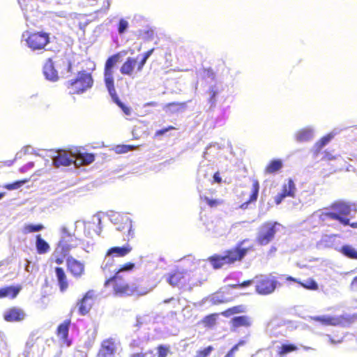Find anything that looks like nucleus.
Segmentation results:
<instances>
[{"label":"nucleus","instance_id":"11","mask_svg":"<svg viewBox=\"0 0 357 357\" xmlns=\"http://www.w3.org/2000/svg\"><path fill=\"white\" fill-rule=\"evenodd\" d=\"M277 222H266L259 228L257 242L260 245H266L274 238Z\"/></svg>","mask_w":357,"mask_h":357},{"label":"nucleus","instance_id":"42","mask_svg":"<svg viewBox=\"0 0 357 357\" xmlns=\"http://www.w3.org/2000/svg\"><path fill=\"white\" fill-rule=\"evenodd\" d=\"M202 199L206 202L208 206L211 208H216L218 206L223 204V201L222 199H210L208 197H203Z\"/></svg>","mask_w":357,"mask_h":357},{"label":"nucleus","instance_id":"55","mask_svg":"<svg viewBox=\"0 0 357 357\" xmlns=\"http://www.w3.org/2000/svg\"><path fill=\"white\" fill-rule=\"evenodd\" d=\"M224 357H235V353L229 349Z\"/></svg>","mask_w":357,"mask_h":357},{"label":"nucleus","instance_id":"37","mask_svg":"<svg viewBox=\"0 0 357 357\" xmlns=\"http://www.w3.org/2000/svg\"><path fill=\"white\" fill-rule=\"evenodd\" d=\"M137 146L133 145L119 144L114 147V151L117 154H122L135 150Z\"/></svg>","mask_w":357,"mask_h":357},{"label":"nucleus","instance_id":"46","mask_svg":"<svg viewBox=\"0 0 357 357\" xmlns=\"http://www.w3.org/2000/svg\"><path fill=\"white\" fill-rule=\"evenodd\" d=\"M337 158L336 155L333 154V151L326 150L323 153V156L321 158L322 160L330 161L334 160Z\"/></svg>","mask_w":357,"mask_h":357},{"label":"nucleus","instance_id":"12","mask_svg":"<svg viewBox=\"0 0 357 357\" xmlns=\"http://www.w3.org/2000/svg\"><path fill=\"white\" fill-rule=\"evenodd\" d=\"M96 298V295L94 290L90 289L83 295L82 298L77 300L76 307L77 308L79 314L81 316L88 314L94 304Z\"/></svg>","mask_w":357,"mask_h":357},{"label":"nucleus","instance_id":"3","mask_svg":"<svg viewBox=\"0 0 357 357\" xmlns=\"http://www.w3.org/2000/svg\"><path fill=\"white\" fill-rule=\"evenodd\" d=\"M105 287L111 286L114 296L127 297L132 296H142L146 294V291L139 289L136 286L130 284L123 275H113L107 278L105 282Z\"/></svg>","mask_w":357,"mask_h":357},{"label":"nucleus","instance_id":"28","mask_svg":"<svg viewBox=\"0 0 357 357\" xmlns=\"http://www.w3.org/2000/svg\"><path fill=\"white\" fill-rule=\"evenodd\" d=\"M116 229L124 234L127 233V241H129L130 238L133 237L134 233L132 231V221L128 218H126L124 221L116 227Z\"/></svg>","mask_w":357,"mask_h":357},{"label":"nucleus","instance_id":"45","mask_svg":"<svg viewBox=\"0 0 357 357\" xmlns=\"http://www.w3.org/2000/svg\"><path fill=\"white\" fill-rule=\"evenodd\" d=\"M128 27V22L124 20L121 19L118 25V32L119 34H123Z\"/></svg>","mask_w":357,"mask_h":357},{"label":"nucleus","instance_id":"25","mask_svg":"<svg viewBox=\"0 0 357 357\" xmlns=\"http://www.w3.org/2000/svg\"><path fill=\"white\" fill-rule=\"evenodd\" d=\"M21 286H7L0 289V298L10 297L15 298L20 293Z\"/></svg>","mask_w":357,"mask_h":357},{"label":"nucleus","instance_id":"54","mask_svg":"<svg viewBox=\"0 0 357 357\" xmlns=\"http://www.w3.org/2000/svg\"><path fill=\"white\" fill-rule=\"evenodd\" d=\"M146 354L144 353H135L130 356V357H145Z\"/></svg>","mask_w":357,"mask_h":357},{"label":"nucleus","instance_id":"19","mask_svg":"<svg viewBox=\"0 0 357 357\" xmlns=\"http://www.w3.org/2000/svg\"><path fill=\"white\" fill-rule=\"evenodd\" d=\"M55 276L61 292H65L69 287L68 276L65 270L60 266L54 268Z\"/></svg>","mask_w":357,"mask_h":357},{"label":"nucleus","instance_id":"27","mask_svg":"<svg viewBox=\"0 0 357 357\" xmlns=\"http://www.w3.org/2000/svg\"><path fill=\"white\" fill-rule=\"evenodd\" d=\"M36 248L39 255H45L50 250L49 243L42 238L40 234L36 236Z\"/></svg>","mask_w":357,"mask_h":357},{"label":"nucleus","instance_id":"18","mask_svg":"<svg viewBox=\"0 0 357 357\" xmlns=\"http://www.w3.org/2000/svg\"><path fill=\"white\" fill-rule=\"evenodd\" d=\"M116 351V344L112 338L102 341L98 353V357H113Z\"/></svg>","mask_w":357,"mask_h":357},{"label":"nucleus","instance_id":"13","mask_svg":"<svg viewBox=\"0 0 357 357\" xmlns=\"http://www.w3.org/2000/svg\"><path fill=\"white\" fill-rule=\"evenodd\" d=\"M66 267L69 273L75 278H80L85 272V265L84 262L73 257H68L67 258Z\"/></svg>","mask_w":357,"mask_h":357},{"label":"nucleus","instance_id":"49","mask_svg":"<svg viewBox=\"0 0 357 357\" xmlns=\"http://www.w3.org/2000/svg\"><path fill=\"white\" fill-rule=\"evenodd\" d=\"M38 338V337H36L35 334H31L29 336V340H27V342L26 343V347H28L29 349L32 348L34 346Z\"/></svg>","mask_w":357,"mask_h":357},{"label":"nucleus","instance_id":"52","mask_svg":"<svg viewBox=\"0 0 357 357\" xmlns=\"http://www.w3.org/2000/svg\"><path fill=\"white\" fill-rule=\"evenodd\" d=\"M204 73H206L208 77H211V78H214V72L212 69L208 68L204 70Z\"/></svg>","mask_w":357,"mask_h":357},{"label":"nucleus","instance_id":"44","mask_svg":"<svg viewBox=\"0 0 357 357\" xmlns=\"http://www.w3.org/2000/svg\"><path fill=\"white\" fill-rule=\"evenodd\" d=\"M213 350L212 346H208L204 349L197 351L195 357H208Z\"/></svg>","mask_w":357,"mask_h":357},{"label":"nucleus","instance_id":"53","mask_svg":"<svg viewBox=\"0 0 357 357\" xmlns=\"http://www.w3.org/2000/svg\"><path fill=\"white\" fill-rule=\"evenodd\" d=\"M287 280H288V281H291V282H296V283H298V284H299V282H301V280H298V279H296V278H293V277H291V276H288V277L287 278Z\"/></svg>","mask_w":357,"mask_h":357},{"label":"nucleus","instance_id":"30","mask_svg":"<svg viewBox=\"0 0 357 357\" xmlns=\"http://www.w3.org/2000/svg\"><path fill=\"white\" fill-rule=\"evenodd\" d=\"M282 167V162L281 160L275 159L270 161L264 169L266 174H272L278 172Z\"/></svg>","mask_w":357,"mask_h":357},{"label":"nucleus","instance_id":"34","mask_svg":"<svg viewBox=\"0 0 357 357\" xmlns=\"http://www.w3.org/2000/svg\"><path fill=\"white\" fill-rule=\"evenodd\" d=\"M44 228H45V227L43 224H36V225L28 224V225H25L23 227L22 231L24 234H30V233L40 231L43 230Z\"/></svg>","mask_w":357,"mask_h":357},{"label":"nucleus","instance_id":"59","mask_svg":"<svg viewBox=\"0 0 357 357\" xmlns=\"http://www.w3.org/2000/svg\"><path fill=\"white\" fill-rule=\"evenodd\" d=\"M158 103L155 102H149L144 104V106H157Z\"/></svg>","mask_w":357,"mask_h":357},{"label":"nucleus","instance_id":"1","mask_svg":"<svg viewBox=\"0 0 357 357\" xmlns=\"http://www.w3.org/2000/svg\"><path fill=\"white\" fill-rule=\"evenodd\" d=\"M248 239L239 241L234 247L224 251L222 255L214 254L208 257L207 261L213 269H220L225 266L234 265L241 261L248 252L253 250V246L243 248V245Z\"/></svg>","mask_w":357,"mask_h":357},{"label":"nucleus","instance_id":"7","mask_svg":"<svg viewBox=\"0 0 357 357\" xmlns=\"http://www.w3.org/2000/svg\"><path fill=\"white\" fill-rule=\"evenodd\" d=\"M25 42L32 51L44 50L50 43V33L45 31L27 32Z\"/></svg>","mask_w":357,"mask_h":357},{"label":"nucleus","instance_id":"17","mask_svg":"<svg viewBox=\"0 0 357 357\" xmlns=\"http://www.w3.org/2000/svg\"><path fill=\"white\" fill-rule=\"evenodd\" d=\"M71 324L70 319L64 320L59 324L56 330L57 337L62 341L63 344L67 347H70L72 344L71 340L68 338L69 328Z\"/></svg>","mask_w":357,"mask_h":357},{"label":"nucleus","instance_id":"26","mask_svg":"<svg viewBox=\"0 0 357 357\" xmlns=\"http://www.w3.org/2000/svg\"><path fill=\"white\" fill-rule=\"evenodd\" d=\"M313 138V130L309 128H304L296 132L295 139L298 142H308Z\"/></svg>","mask_w":357,"mask_h":357},{"label":"nucleus","instance_id":"47","mask_svg":"<svg viewBox=\"0 0 357 357\" xmlns=\"http://www.w3.org/2000/svg\"><path fill=\"white\" fill-rule=\"evenodd\" d=\"M252 282H253V280H247L243 281L241 283L231 284L230 287L234 289L243 288V287H246L251 285L252 284Z\"/></svg>","mask_w":357,"mask_h":357},{"label":"nucleus","instance_id":"33","mask_svg":"<svg viewBox=\"0 0 357 357\" xmlns=\"http://www.w3.org/2000/svg\"><path fill=\"white\" fill-rule=\"evenodd\" d=\"M245 307L242 305H236V306L229 307V308L227 309L226 310H225L224 312H222L221 314H222V315L227 317L231 314L243 313L245 312Z\"/></svg>","mask_w":357,"mask_h":357},{"label":"nucleus","instance_id":"38","mask_svg":"<svg viewBox=\"0 0 357 357\" xmlns=\"http://www.w3.org/2000/svg\"><path fill=\"white\" fill-rule=\"evenodd\" d=\"M135 268V264L132 262L128 261L119 266V268L114 271V275H123L122 273L125 271H131Z\"/></svg>","mask_w":357,"mask_h":357},{"label":"nucleus","instance_id":"10","mask_svg":"<svg viewBox=\"0 0 357 357\" xmlns=\"http://www.w3.org/2000/svg\"><path fill=\"white\" fill-rule=\"evenodd\" d=\"M165 278L167 282L174 288L182 289L190 286V279L187 277L186 272L183 270L176 268L168 273L165 275Z\"/></svg>","mask_w":357,"mask_h":357},{"label":"nucleus","instance_id":"5","mask_svg":"<svg viewBox=\"0 0 357 357\" xmlns=\"http://www.w3.org/2000/svg\"><path fill=\"white\" fill-rule=\"evenodd\" d=\"M93 83L91 73L81 71L75 79L68 82L67 87L72 94H79L90 89Z\"/></svg>","mask_w":357,"mask_h":357},{"label":"nucleus","instance_id":"9","mask_svg":"<svg viewBox=\"0 0 357 357\" xmlns=\"http://www.w3.org/2000/svg\"><path fill=\"white\" fill-rule=\"evenodd\" d=\"M132 250V247L129 243H126L121 247L114 246L109 248L105 253L104 264L102 266V270L110 272V267L112 266V262H109L110 258L124 257L129 255Z\"/></svg>","mask_w":357,"mask_h":357},{"label":"nucleus","instance_id":"40","mask_svg":"<svg viewBox=\"0 0 357 357\" xmlns=\"http://www.w3.org/2000/svg\"><path fill=\"white\" fill-rule=\"evenodd\" d=\"M154 50H155L154 48H152L144 53V54L142 55V59L137 64V71L142 70L145 63H146V61L151 56V55L153 54Z\"/></svg>","mask_w":357,"mask_h":357},{"label":"nucleus","instance_id":"24","mask_svg":"<svg viewBox=\"0 0 357 357\" xmlns=\"http://www.w3.org/2000/svg\"><path fill=\"white\" fill-rule=\"evenodd\" d=\"M259 188L260 185L259 181L256 179L253 180L252 184V192L250 197L248 201L245 202L240 206L241 208L245 209L248 208L249 204L255 202L257 201L259 192Z\"/></svg>","mask_w":357,"mask_h":357},{"label":"nucleus","instance_id":"58","mask_svg":"<svg viewBox=\"0 0 357 357\" xmlns=\"http://www.w3.org/2000/svg\"><path fill=\"white\" fill-rule=\"evenodd\" d=\"M245 343H246L245 340H238V342L236 344L238 345V347H242V346L245 345Z\"/></svg>","mask_w":357,"mask_h":357},{"label":"nucleus","instance_id":"48","mask_svg":"<svg viewBox=\"0 0 357 357\" xmlns=\"http://www.w3.org/2000/svg\"><path fill=\"white\" fill-rule=\"evenodd\" d=\"M176 127H174L173 126H169L167 128L157 130L155 133V137L161 136L162 135H165L167 132H168L169 130H176Z\"/></svg>","mask_w":357,"mask_h":357},{"label":"nucleus","instance_id":"63","mask_svg":"<svg viewBox=\"0 0 357 357\" xmlns=\"http://www.w3.org/2000/svg\"><path fill=\"white\" fill-rule=\"evenodd\" d=\"M146 33L149 35V37H151L153 34V31H146Z\"/></svg>","mask_w":357,"mask_h":357},{"label":"nucleus","instance_id":"16","mask_svg":"<svg viewBox=\"0 0 357 357\" xmlns=\"http://www.w3.org/2000/svg\"><path fill=\"white\" fill-rule=\"evenodd\" d=\"M3 317L7 322H20L25 319L26 313L20 307H12L4 312Z\"/></svg>","mask_w":357,"mask_h":357},{"label":"nucleus","instance_id":"39","mask_svg":"<svg viewBox=\"0 0 357 357\" xmlns=\"http://www.w3.org/2000/svg\"><path fill=\"white\" fill-rule=\"evenodd\" d=\"M299 285L308 290L316 291L319 289L317 283L312 278L307 280L306 282L301 281Z\"/></svg>","mask_w":357,"mask_h":357},{"label":"nucleus","instance_id":"14","mask_svg":"<svg viewBox=\"0 0 357 357\" xmlns=\"http://www.w3.org/2000/svg\"><path fill=\"white\" fill-rule=\"evenodd\" d=\"M296 185L291 178L287 180V183L282 186V190L274 198L275 204L279 205L284 198L287 197H294L296 193Z\"/></svg>","mask_w":357,"mask_h":357},{"label":"nucleus","instance_id":"29","mask_svg":"<svg viewBox=\"0 0 357 357\" xmlns=\"http://www.w3.org/2000/svg\"><path fill=\"white\" fill-rule=\"evenodd\" d=\"M312 319L324 325L336 326L341 323L339 318L328 316L314 317Z\"/></svg>","mask_w":357,"mask_h":357},{"label":"nucleus","instance_id":"8","mask_svg":"<svg viewBox=\"0 0 357 357\" xmlns=\"http://www.w3.org/2000/svg\"><path fill=\"white\" fill-rule=\"evenodd\" d=\"M255 291L259 295H269L273 294L280 283L276 278L267 275L256 276Z\"/></svg>","mask_w":357,"mask_h":357},{"label":"nucleus","instance_id":"20","mask_svg":"<svg viewBox=\"0 0 357 357\" xmlns=\"http://www.w3.org/2000/svg\"><path fill=\"white\" fill-rule=\"evenodd\" d=\"M335 137V133L330 132L321 137L313 145L312 152L314 156H318L323 148L326 146Z\"/></svg>","mask_w":357,"mask_h":357},{"label":"nucleus","instance_id":"6","mask_svg":"<svg viewBox=\"0 0 357 357\" xmlns=\"http://www.w3.org/2000/svg\"><path fill=\"white\" fill-rule=\"evenodd\" d=\"M61 238L55 249V252L61 253L62 255H68L73 248L77 247L78 239L75 234L70 232L66 226L61 228Z\"/></svg>","mask_w":357,"mask_h":357},{"label":"nucleus","instance_id":"23","mask_svg":"<svg viewBox=\"0 0 357 357\" xmlns=\"http://www.w3.org/2000/svg\"><path fill=\"white\" fill-rule=\"evenodd\" d=\"M43 73L45 77L52 81L58 79V73L54 66V63L52 59L49 58L45 61L43 66Z\"/></svg>","mask_w":357,"mask_h":357},{"label":"nucleus","instance_id":"21","mask_svg":"<svg viewBox=\"0 0 357 357\" xmlns=\"http://www.w3.org/2000/svg\"><path fill=\"white\" fill-rule=\"evenodd\" d=\"M230 323L231 329L233 331H236L237 328L241 327L246 328L251 327L252 325V318L248 316L241 315L232 318Z\"/></svg>","mask_w":357,"mask_h":357},{"label":"nucleus","instance_id":"62","mask_svg":"<svg viewBox=\"0 0 357 357\" xmlns=\"http://www.w3.org/2000/svg\"><path fill=\"white\" fill-rule=\"evenodd\" d=\"M174 298L173 297L170 298H167V299H165L163 301V303H169L171 301H173Z\"/></svg>","mask_w":357,"mask_h":357},{"label":"nucleus","instance_id":"51","mask_svg":"<svg viewBox=\"0 0 357 357\" xmlns=\"http://www.w3.org/2000/svg\"><path fill=\"white\" fill-rule=\"evenodd\" d=\"M213 181L215 183H220L222 182V178L220 176V174L218 172H215L213 174Z\"/></svg>","mask_w":357,"mask_h":357},{"label":"nucleus","instance_id":"35","mask_svg":"<svg viewBox=\"0 0 357 357\" xmlns=\"http://www.w3.org/2000/svg\"><path fill=\"white\" fill-rule=\"evenodd\" d=\"M342 253L350 259H357V252L350 245H344L341 248Z\"/></svg>","mask_w":357,"mask_h":357},{"label":"nucleus","instance_id":"32","mask_svg":"<svg viewBox=\"0 0 357 357\" xmlns=\"http://www.w3.org/2000/svg\"><path fill=\"white\" fill-rule=\"evenodd\" d=\"M76 159L80 161V165H86L94 161L95 155L89 153H79L76 156Z\"/></svg>","mask_w":357,"mask_h":357},{"label":"nucleus","instance_id":"61","mask_svg":"<svg viewBox=\"0 0 357 357\" xmlns=\"http://www.w3.org/2000/svg\"><path fill=\"white\" fill-rule=\"evenodd\" d=\"M349 226H351L352 228H357V222H349Z\"/></svg>","mask_w":357,"mask_h":357},{"label":"nucleus","instance_id":"43","mask_svg":"<svg viewBox=\"0 0 357 357\" xmlns=\"http://www.w3.org/2000/svg\"><path fill=\"white\" fill-rule=\"evenodd\" d=\"M158 357H167L169 352V347L166 345H158L157 347Z\"/></svg>","mask_w":357,"mask_h":357},{"label":"nucleus","instance_id":"57","mask_svg":"<svg viewBox=\"0 0 357 357\" xmlns=\"http://www.w3.org/2000/svg\"><path fill=\"white\" fill-rule=\"evenodd\" d=\"M351 285L356 288H357V276L355 277L352 282H351Z\"/></svg>","mask_w":357,"mask_h":357},{"label":"nucleus","instance_id":"56","mask_svg":"<svg viewBox=\"0 0 357 357\" xmlns=\"http://www.w3.org/2000/svg\"><path fill=\"white\" fill-rule=\"evenodd\" d=\"M240 347H238V345L237 344H235L231 349L230 350L233 351L234 353H236L238 349H239Z\"/></svg>","mask_w":357,"mask_h":357},{"label":"nucleus","instance_id":"36","mask_svg":"<svg viewBox=\"0 0 357 357\" xmlns=\"http://www.w3.org/2000/svg\"><path fill=\"white\" fill-rule=\"evenodd\" d=\"M217 317V314L206 315L202 319V322L206 327L211 328L215 325Z\"/></svg>","mask_w":357,"mask_h":357},{"label":"nucleus","instance_id":"41","mask_svg":"<svg viewBox=\"0 0 357 357\" xmlns=\"http://www.w3.org/2000/svg\"><path fill=\"white\" fill-rule=\"evenodd\" d=\"M28 181H29L28 178L17 181L12 183H8V184L5 185L4 188H6L8 190H13L15 189H17V188H20V187H22L24 184H25Z\"/></svg>","mask_w":357,"mask_h":357},{"label":"nucleus","instance_id":"15","mask_svg":"<svg viewBox=\"0 0 357 357\" xmlns=\"http://www.w3.org/2000/svg\"><path fill=\"white\" fill-rule=\"evenodd\" d=\"M137 59L134 57L129 56L122 63L120 67V73L125 76L135 77V75L140 71H137Z\"/></svg>","mask_w":357,"mask_h":357},{"label":"nucleus","instance_id":"60","mask_svg":"<svg viewBox=\"0 0 357 357\" xmlns=\"http://www.w3.org/2000/svg\"><path fill=\"white\" fill-rule=\"evenodd\" d=\"M329 342H330L331 344H337V343H340V342H341V340L335 341V340H334L333 339L330 338V339H329Z\"/></svg>","mask_w":357,"mask_h":357},{"label":"nucleus","instance_id":"31","mask_svg":"<svg viewBox=\"0 0 357 357\" xmlns=\"http://www.w3.org/2000/svg\"><path fill=\"white\" fill-rule=\"evenodd\" d=\"M298 350V347L294 344H282L278 347L277 354L280 357H284L287 354L296 351Z\"/></svg>","mask_w":357,"mask_h":357},{"label":"nucleus","instance_id":"50","mask_svg":"<svg viewBox=\"0 0 357 357\" xmlns=\"http://www.w3.org/2000/svg\"><path fill=\"white\" fill-rule=\"evenodd\" d=\"M54 261L58 264V265H61L63 263V258L66 256V255H62L61 253H56L54 252Z\"/></svg>","mask_w":357,"mask_h":357},{"label":"nucleus","instance_id":"64","mask_svg":"<svg viewBox=\"0 0 357 357\" xmlns=\"http://www.w3.org/2000/svg\"><path fill=\"white\" fill-rule=\"evenodd\" d=\"M215 94H216L215 91H212V97H211V98H214L215 96Z\"/></svg>","mask_w":357,"mask_h":357},{"label":"nucleus","instance_id":"22","mask_svg":"<svg viewBox=\"0 0 357 357\" xmlns=\"http://www.w3.org/2000/svg\"><path fill=\"white\" fill-rule=\"evenodd\" d=\"M73 162H76L66 151H59L57 155L53 158V165L59 167L61 166H69Z\"/></svg>","mask_w":357,"mask_h":357},{"label":"nucleus","instance_id":"4","mask_svg":"<svg viewBox=\"0 0 357 357\" xmlns=\"http://www.w3.org/2000/svg\"><path fill=\"white\" fill-rule=\"evenodd\" d=\"M329 208L331 211L325 212L324 216L331 220H337L344 226L349 225L348 216L351 215V212L357 211L355 207L352 208L350 204L343 201H336L332 203Z\"/></svg>","mask_w":357,"mask_h":357},{"label":"nucleus","instance_id":"2","mask_svg":"<svg viewBox=\"0 0 357 357\" xmlns=\"http://www.w3.org/2000/svg\"><path fill=\"white\" fill-rule=\"evenodd\" d=\"M121 56V52H117L107 58L104 66V82L113 101L123 112H128L126 105L119 100L114 86V67L120 61Z\"/></svg>","mask_w":357,"mask_h":357}]
</instances>
